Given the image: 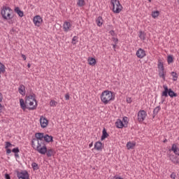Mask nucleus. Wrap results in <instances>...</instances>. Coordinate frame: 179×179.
Listing matches in <instances>:
<instances>
[{"label":"nucleus","instance_id":"1","mask_svg":"<svg viewBox=\"0 0 179 179\" xmlns=\"http://www.w3.org/2000/svg\"><path fill=\"white\" fill-rule=\"evenodd\" d=\"M31 146L34 150H36V152H38L41 155H45L46 153L48 157H51V156L54 155V150H47V145L43 142L39 143L37 140L32 139Z\"/></svg>","mask_w":179,"mask_h":179},{"label":"nucleus","instance_id":"2","mask_svg":"<svg viewBox=\"0 0 179 179\" xmlns=\"http://www.w3.org/2000/svg\"><path fill=\"white\" fill-rule=\"evenodd\" d=\"M114 92L110 90H105L101 94V101L105 105L110 104L111 101L115 100V96L113 95Z\"/></svg>","mask_w":179,"mask_h":179},{"label":"nucleus","instance_id":"3","mask_svg":"<svg viewBox=\"0 0 179 179\" xmlns=\"http://www.w3.org/2000/svg\"><path fill=\"white\" fill-rule=\"evenodd\" d=\"M1 16L4 20H10L13 17V10L10 7L3 6L1 8Z\"/></svg>","mask_w":179,"mask_h":179},{"label":"nucleus","instance_id":"4","mask_svg":"<svg viewBox=\"0 0 179 179\" xmlns=\"http://www.w3.org/2000/svg\"><path fill=\"white\" fill-rule=\"evenodd\" d=\"M163 87L164 90L162 94V101H161L162 104H163V103L166 101V99H163V97H169V96H170L171 99H173V97H177V96H178L177 93L173 91V90L169 89L167 85H163Z\"/></svg>","mask_w":179,"mask_h":179},{"label":"nucleus","instance_id":"5","mask_svg":"<svg viewBox=\"0 0 179 179\" xmlns=\"http://www.w3.org/2000/svg\"><path fill=\"white\" fill-rule=\"evenodd\" d=\"M110 6L114 13H120L122 10V6L120 3V0H110Z\"/></svg>","mask_w":179,"mask_h":179},{"label":"nucleus","instance_id":"6","mask_svg":"<svg viewBox=\"0 0 179 179\" xmlns=\"http://www.w3.org/2000/svg\"><path fill=\"white\" fill-rule=\"evenodd\" d=\"M137 117L138 122H143L146 120V117H148V113L144 110H141L138 112Z\"/></svg>","mask_w":179,"mask_h":179},{"label":"nucleus","instance_id":"7","mask_svg":"<svg viewBox=\"0 0 179 179\" xmlns=\"http://www.w3.org/2000/svg\"><path fill=\"white\" fill-rule=\"evenodd\" d=\"M25 103L27 106V110H36L37 108V100L35 101H30V100H25Z\"/></svg>","mask_w":179,"mask_h":179},{"label":"nucleus","instance_id":"8","mask_svg":"<svg viewBox=\"0 0 179 179\" xmlns=\"http://www.w3.org/2000/svg\"><path fill=\"white\" fill-rule=\"evenodd\" d=\"M17 177L18 179H29V175L27 171H16Z\"/></svg>","mask_w":179,"mask_h":179},{"label":"nucleus","instance_id":"9","mask_svg":"<svg viewBox=\"0 0 179 179\" xmlns=\"http://www.w3.org/2000/svg\"><path fill=\"white\" fill-rule=\"evenodd\" d=\"M136 55L137 58H139L140 59H142L143 58H145L146 57V51L142 48H139L136 52Z\"/></svg>","mask_w":179,"mask_h":179},{"label":"nucleus","instance_id":"10","mask_svg":"<svg viewBox=\"0 0 179 179\" xmlns=\"http://www.w3.org/2000/svg\"><path fill=\"white\" fill-rule=\"evenodd\" d=\"M34 23L35 26H37L38 27H40L41 26V23H43V18L40 15H36L34 17Z\"/></svg>","mask_w":179,"mask_h":179},{"label":"nucleus","instance_id":"11","mask_svg":"<svg viewBox=\"0 0 179 179\" xmlns=\"http://www.w3.org/2000/svg\"><path fill=\"white\" fill-rule=\"evenodd\" d=\"M40 124L41 128H47L48 125V120H47L45 117L42 115L40 117Z\"/></svg>","mask_w":179,"mask_h":179},{"label":"nucleus","instance_id":"12","mask_svg":"<svg viewBox=\"0 0 179 179\" xmlns=\"http://www.w3.org/2000/svg\"><path fill=\"white\" fill-rule=\"evenodd\" d=\"M45 136H44V133H36L35 134V138H33V139H35L36 141H38L39 143H44V141H43V139H44V137Z\"/></svg>","mask_w":179,"mask_h":179},{"label":"nucleus","instance_id":"13","mask_svg":"<svg viewBox=\"0 0 179 179\" xmlns=\"http://www.w3.org/2000/svg\"><path fill=\"white\" fill-rule=\"evenodd\" d=\"M71 29H72V24L68 21H65L63 24L64 31H71Z\"/></svg>","mask_w":179,"mask_h":179},{"label":"nucleus","instance_id":"14","mask_svg":"<svg viewBox=\"0 0 179 179\" xmlns=\"http://www.w3.org/2000/svg\"><path fill=\"white\" fill-rule=\"evenodd\" d=\"M13 144L10 143L9 141H6L5 142V149L6 150V155H10L12 153V150L9 148H12Z\"/></svg>","mask_w":179,"mask_h":179},{"label":"nucleus","instance_id":"15","mask_svg":"<svg viewBox=\"0 0 179 179\" xmlns=\"http://www.w3.org/2000/svg\"><path fill=\"white\" fill-rule=\"evenodd\" d=\"M18 92L22 96H24L26 94V87L21 84L18 87Z\"/></svg>","mask_w":179,"mask_h":179},{"label":"nucleus","instance_id":"16","mask_svg":"<svg viewBox=\"0 0 179 179\" xmlns=\"http://www.w3.org/2000/svg\"><path fill=\"white\" fill-rule=\"evenodd\" d=\"M20 106L21 108L23 110V111L29 108V106H27V104H26V102L24 103V100H23V99H20Z\"/></svg>","mask_w":179,"mask_h":179},{"label":"nucleus","instance_id":"17","mask_svg":"<svg viewBox=\"0 0 179 179\" xmlns=\"http://www.w3.org/2000/svg\"><path fill=\"white\" fill-rule=\"evenodd\" d=\"M14 12H15V13H17L20 17H23V16H24V13H23V11H22L19 7H15Z\"/></svg>","mask_w":179,"mask_h":179},{"label":"nucleus","instance_id":"18","mask_svg":"<svg viewBox=\"0 0 179 179\" xmlns=\"http://www.w3.org/2000/svg\"><path fill=\"white\" fill-rule=\"evenodd\" d=\"M96 150H103V143L101 141H97L94 144Z\"/></svg>","mask_w":179,"mask_h":179},{"label":"nucleus","instance_id":"19","mask_svg":"<svg viewBox=\"0 0 179 179\" xmlns=\"http://www.w3.org/2000/svg\"><path fill=\"white\" fill-rule=\"evenodd\" d=\"M115 125H116V127L119 129H122L123 127H127V126H125L124 122H122V121L120 119L116 121Z\"/></svg>","mask_w":179,"mask_h":179},{"label":"nucleus","instance_id":"20","mask_svg":"<svg viewBox=\"0 0 179 179\" xmlns=\"http://www.w3.org/2000/svg\"><path fill=\"white\" fill-rule=\"evenodd\" d=\"M138 37L141 40H142L143 41H145V40H146V33L143 31H139Z\"/></svg>","mask_w":179,"mask_h":179},{"label":"nucleus","instance_id":"21","mask_svg":"<svg viewBox=\"0 0 179 179\" xmlns=\"http://www.w3.org/2000/svg\"><path fill=\"white\" fill-rule=\"evenodd\" d=\"M108 133H107V130L106 129V128L103 129L102 131V136L101 137V141H104V139H106V138H108Z\"/></svg>","mask_w":179,"mask_h":179},{"label":"nucleus","instance_id":"22","mask_svg":"<svg viewBox=\"0 0 179 179\" xmlns=\"http://www.w3.org/2000/svg\"><path fill=\"white\" fill-rule=\"evenodd\" d=\"M160 110H162V107H160V106H158L156 108H155L153 110L152 118H155L156 115L159 114V111H160Z\"/></svg>","mask_w":179,"mask_h":179},{"label":"nucleus","instance_id":"23","mask_svg":"<svg viewBox=\"0 0 179 179\" xmlns=\"http://www.w3.org/2000/svg\"><path fill=\"white\" fill-rule=\"evenodd\" d=\"M43 139H44L45 142H47L48 143H50V142H52L53 137H52V136L45 134Z\"/></svg>","mask_w":179,"mask_h":179},{"label":"nucleus","instance_id":"24","mask_svg":"<svg viewBox=\"0 0 179 179\" xmlns=\"http://www.w3.org/2000/svg\"><path fill=\"white\" fill-rule=\"evenodd\" d=\"M96 24L99 27H101V26H103V17H101V16H99L96 19Z\"/></svg>","mask_w":179,"mask_h":179},{"label":"nucleus","instance_id":"25","mask_svg":"<svg viewBox=\"0 0 179 179\" xmlns=\"http://www.w3.org/2000/svg\"><path fill=\"white\" fill-rule=\"evenodd\" d=\"M170 160H171L172 163H173V164H178L179 163V159L178 157L172 155L170 157Z\"/></svg>","mask_w":179,"mask_h":179},{"label":"nucleus","instance_id":"26","mask_svg":"<svg viewBox=\"0 0 179 179\" xmlns=\"http://www.w3.org/2000/svg\"><path fill=\"white\" fill-rule=\"evenodd\" d=\"M136 145V143H132L129 141L127 143V148L128 149V150H129L131 149H134V148H135Z\"/></svg>","mask_w":179,"mask_h":179},{"label":"nucleus","instance_id":"27","mask_svg":"<svg viewBox=\"0 0 179 179\" xmlns=\"http://www.w3.org/2000/svg\"><path fill=\"white\" fill-rule=\"evenodd\" d=\"M157 68L159 71H164V65L163 64V62H162L161 60L158 61Z\"/></svg>","mask_w":179,"mask_h":179},{"label":"nucleus","instance_id":"28","mask_svg":"<svg viewBox=\"0 0 179 179\" xmlns=\"http://www.w3.org/2000/svg\"><path fill=\"white\" fill-rule=\"evenodd\" d=\"M25 100L36 101V95L34 94V93H31L30 95L27 96V99Z\"/></svg>","mask_w":179,"mask_h":179},{"label":"nucleus","instance_id":"29","mask_svg":"<svg viewBox=\"0 0 179 179\" xmlns=\"http://www.w3.org/2000/svg\"><path fill=\"white\" fill-rule=\"evenodd\" d=\"M88 63H89V65H92V66L96 65V59L93 57H90L88 59Z\"/></svg>","mask_w":179,"mask_h":179},{"label":"nucleus","instance_id":"30","mask_svg":"<svg viewBox=\"0 0 179 179\" xmlns=\"http://www.w3.org/2000/svg\"><path fill=\"white\" fill-rule=\"evenodd\" d=\"M159 76L162 79H166V73H164V70H159Z\"/></svg>","mask_w":179,"mask_h":179},{"label":"nucleus","instance_id":"31","mask_svg":"<svg viewBox=\"0 0 179 179\" xmlns=\"http://www.w3.org/2000/svg\"><path fill=\"white\" fill-rule=\"evenodd\" d=\"M77 5L80 8H82V6H85V5H86V2L85 0H78Z\"/></svg>","mask_w":179,"mask_h":179},{"label":"nucleus","instance_id":"32","mask_svg":"<svg viewBox=\"0 0 179 179\" xmlns=\"http://www.w3.org/2000/svg\"><path fill=\"white\" fill-rule=\"evenodd\" d=\"M167 62H168L169 65H170V64H173V62H174V58L173 57L172 55L168 56Z\"/></svg>","mask_w":179,"mask_h":179},{"label":"nucleus","instance_id":"33","mask_svg":"<svg viewBox=\"0 0 179 179\" xmlns=\"http://www.w3.org/2000/svg\"><path fill=\"white\" fill-rule=\"evenodd\" d=\"M171 75L173 77V80H174L175 82L177 80V79H178V74H177L176 72H171Z\"/></svg>","mask_w":179,"mask_h":179},{"label":"nucleus","instance_id":"34","mask_svg":"<svg viewBox=\"0 0 179 179\" xmlns=\"http://www.w3.org/2000/svg\"><path fill=\"white\" fill-rule=\"evenodd\" d=\"M159 15H160V13L159 11H153L151 14V16L154 19H156V17H159Z\"/></svg>","mask_w":179,"mask_h":179},{"label":"nucleus","instance_id":"35","mask_svg":"<svg viewBox=\"0 0 179 179\" xmlns=\"http://www.w3.org/2000/svg\"><path fill=\"white\" fill-rule=\"evenodd\" d=\"M78 38H79V37H78L76 36L73 37L72 41H71L73 45H76V43H78Z\"/></svg>","mask_w":179,"mask_h":179},{"label":"nucleus","instance_id":"36","mask_svg":"<svg viewBox=\"0 0 179 179\" xmlns=\"http://www.w3.org/2000/svg\"><path fill=\"white\" fill-rule=\"evenodd\" d=\"M31 167H32L33 170H38V164H37V163H36V162H33L31 164Z\"/></svg>","mask_w":179,"mask_h":179},{"label":"nucleus","instance_id":"37","mask_svg":"<svg viewBox=\"0 0 179 179\" xmlns=\"http://www.w3.org/2000/svg\"><path fill=\"white\" fill-rule=\"evenodd\" d=\"M178 148H177V145L176 144H173L172 145V148H171V151L173 152L174 153H177V150Z\"/></svg>","mask_w":179,"mask_h":179},{"label":"nucleus","instance_id":"38","mask_svg":"<svg viewBox=\"0 0 179 179\" xmlns=\"http://www.w3.org/2000/svg\"><path fill=\"white\" fill-rule=\"evenodd\" d=\"M50 106L51 107H55V106H57V101H55L54 100H51L50 102Z\"/></svg>","mask_w":179,"mask_h":179},{"label":"nucleus","instance_id":"39","mask_svg":"<svg viewBox=\"0 0 179 179\" xmlns=\"http://www.w3.org/2000/svg\"><path fill=\"white\" fill-rule=\"evenodd\" d=\"M13 153H19L20 150H19V147L15 148L12 150Z\"/></svg>","mask_w":179,"mask_h":179},{"label":"nucleus","instance_id":"40","mask_svg":"<svg viewBox=\"0 0 179 179\" xmlns=\"http://www.w3.org/2000/svg\"><path fill=\"white\" fill-rule=\"evenodd\" d=\"M123 122L124 123V125H128V117H123Z\"/></svg>","mask_w":179,"mask_h":179},{"label":"nucleus","instance_id":"41","mask_svg":"<svg viewBox=\"0 0 179 179\" xmlns=\"http://www.w3.org/2000/svg\"><path fill=\"white\" fill-rule=\"evenodd\" d=\"M171 178L172 179H176V177H177V176L176 175V173L173 172L171 176H170Z\"/></svg>","mask_w":179,"mask_h":179},{"label":"nucleus","instance_id":"42","mask_svg":"<svg viewBox=\"0 0 179 179\" xmlns=\"http://www.w3.org/2000/svg\"><path fill=\"white\" fill-rule=\"evenodd\" d=\"M127 102L131 104V103H132V98L131 97L127 98Z\"/></svg>","mask_w":179,"mask_h":179},{"label":"nucleus","instance_id":"43","mask_svg":"<svg viewBox=\"0 0 179 179\" xmlns=\"http://www.w3.org/2000/svg\"><path fill=\"white\" fill-rule=\"evenodd\" d=\"M109 34L111 35V36H115V31H114V30H111L109 31Z\"/></svg>","mask_w":179,"mask_h":179},{"label":"nucleus","instance_id":"44","mask_svg":"<svg viewBox=\"0 0 179 179\" xmlns=\"http://www.w3.org/2000/svg\"><path fill=\"white\" fill-rule=\"evenodd\" d=\"M2 100H3V96L2 95V93L0 92V103L2 102Z\"/></svg>","mask_w":179,"mask_h":179},{"label":"nucleus","instance_id":"45","mask_svg":"<svg viewBox=\"0 0 179 179\" xmlns=\"http://www.w3.org/2000/svg\"><path fill=\"white\" fill-rule=\"evenodd\" d=\"M65 99L66 100H69V94H65Z\"/></svg>","mask_w":179,"mask_h":179},{"label":"nucleus","instance_id":"46","mask_svg":"<svg viewBox=\"0 0 179 179\" xmlns=\"http://www.w3.org/2000/svg\"><path fill=\"white\" fill-rule=\"evenodd\" d=\"M5 178H6V179H10V176H9V174L6 173V174L5 175Z\"/></svg>","mask_w":179,"mask_h":179},{"label":"nucleus","instance_id":"47","mask_svg":"<svg viewBox=\"0 0 179 179\" xmlns=\"http://www.w3.org/2000/svg\"><path fill=\"white\" fill-rule=\"evenodd\" d=\"M21 57H22V58H23L24 61H26V59H27V57H26V55L22 54V55H21Z\"/></svg>","mask_w":179,"mask_h":179},{"label":"nucleus","instance_id":"48","mask_svg":"<svg viewBox=\"0 0 179 179\" xmlns=\"http://www.w3.org/2000/svg\"><path fill=\"white\" fill-rule=\"evenodd\" d=\"M113 41H115V44H117V43H118V38H113Z\"/></svg>","mask_w":179,"mask_h":179},{"label":"nucleus","instance_id":"49","mask_svg":"<svg viewBox=\"0 0 179 179\" xmlns=\"http://www.w3.org/2000/svg\"><path fill=\"white\" fill-rule=\"evenodd\" d=\"M175 155H178V156H179V149L178 148L176 150V152L175 153Z\"/></svg>","mask_w":179,"mask_h":179},{"label":"nucleus","instance_id":"50","mask_svg":"<svg viewBox=\"0 0 179 179\" xmlns=\"http://www.w3.org/2000/svg\"><path fill=\"white\" fill-rule=\"evenodd\" d=\"M93 146V142L89 144V148H92Z\"/></svg>","mask_w":179,"mask_h":179},{"label":"nucleus","instance_id":"51","mask_svg":"<svg viewBox=\"0 0 179 179\" xmlns=\"http://www.w3.org/2000/svg\"><path fill=\"white\" fill-rule=\"evenodd\" d=\"M15 157H19V153H15Z\"/></svg>","mask_w":179,"mask_h":179},{"label":"nucleus","instance_id":"52","mask_svg":"<svg viewBox=\"0 0 179 179\" xmlns=\"http://www.w3.org/2000/svg\"><path fill=\"white\" fill-rule=\"evenodd\" d=\"M113 48L115 49V48L117 47V43L113 44Z\"/></svg>","mask_w":179,"mask_h":179},{"label":"nucleus","instance_id":"53","mask_svg":"<svg viewBox=\"0 0 179 179\" xmlns=\"http://www.w3.org/2000/svg\"><path fill=\"white\" fill-rule=\"evenodd\" d=\"M30 66H31V64H27V67H28V68H30Z\"/></svg>","mask_w":179,"mask_h":179},{"label":"nucleus","instance_id":"54","mask_svg":"<svg viewBox=\"0 0 179 179\" xmlns=\"http://www.w3.org/2000/svg\"><path fill=\"white\" fill-rule=\"evenodd\" d=\"M164 142L165 143V142H167V139H165L164 141Z\"/></svg>","mask_w":179,"mask_h":179},{"label":"nucleus","instance_id":"55","mask_svg":"<svg viewBox=\"0 0 179 179\" xmlns=\"http://www.w3.org/2000/svg\"><path fill=\"white\" fill-rule=\"evenodd\" d=\"M2 107V105L0 103V108Z\"/></svg>","mask_w":179,"mask_h":179},{"label":"nucleus","instance_id":"56","mask_svg":"<svg viewBox=\"0 0 179 179\" xmlns=\"http://www.w3.org/2000/svg\"><path fill=\"white\" fill-rule=\"evenodd\" d=\"M149 1V2H152V0H148Z\"/></svg>","mask_w":179,"mask_h":179},{"label":"nucleus","instance_id":"57","mask_svg":"<svg viewBox=\"0 0 179 179\" xmlns=\"http://www.w3.org/2000/svg\"><path fill=\"white\" fill-rule=\"evenodd\" d=\"M12 30H13V31H14V29H13Z\"/></svg>","mask_w":179,"mask_h":179}]
</instances>
